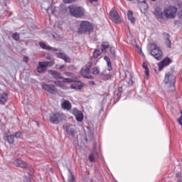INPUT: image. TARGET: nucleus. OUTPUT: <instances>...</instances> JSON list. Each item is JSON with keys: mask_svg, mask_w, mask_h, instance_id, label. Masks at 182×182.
<instances>
[{"mask_svg": "<svg viewBox=\"0 0 182 182\" xmlns=\"http://www.w3.org/2000/svg\"><path fill=\"white\" fill-rule=\"evenodd\" d=\"M95 30V26L90 21H82L78 28V33L82 35L85 33H92Z\"/></svg>", "mask_w": 182, "mask_h": 182, "instance_id": "obj_1", "label": "nucleus"}, {"mask_svg": "<svg viewBox=\"0 0 182 182\" xmlns=\"http://www.w3.org/2000/svg\"><path fill=\"white\" fill-rule=\"evenodd\" d=\"M69 13L74 18H82L85 16V9L82 6H68Z\"/></svg>", "mask_w": 182, "mask_h": 182, "instance_id": "obj_2", "label": "nucleus"}, {"mask_svg": "<svg viewBox=\"0 0 182 182\" xmlns=\"http://www.w3.org/2000/svg\"><path fill=\"white\" fill-rule=\"evenodd\" d=\"M151 46V55L154 56L156 60H161L163 58V52L160 50V47L157 46L156 43H152L150 45Z\"/></svg>", "mask_w": 182, "mask_h": 182, "instance_id": "obj_3", "label": "nucleus"}, {"mask_svg": "<svg viewBox=\"0 0 182 182\" xmlns=\"http://www.w3.org/2000/svg\"><path fill=\"white\" fill-rule=\"evenodd\" d=\"M50 122L52 124H59L61 122H63L65 117L63 114L60 112H53L50 114Z\"/></svg>", "mask_w": 182, "mask_h": 182, "instance_id": "obj_4", "label": "nucleus"}, {"mask_svg": "<svg viewBox=\"0 0 182 182\" xmlns=\"http://www.w3.org/2000/svg\"><path fill=\"white\" fill-rule=\"evenodd\" d=\"M164 14L167 19H173L177 15V7L176 6H169L164 10Z\"/></svg>", "mask_w": 182, "mask_h": 182, "instance_id": "obj_5", "label": "nucleus"}, {"mask_svg": "<svg viewBox=\"0 0 182 182\" xmlns=\"http://www.w3.org/2000/svg\"><path fill=\"white\" fill-rule=\"evenodd\" d=\"M130 2H133L134 4H139V9L141 11H147L149 9V4L146 2V0H129Z\"/></svg>", "mask_w": 182, "mask_h": 182, "instance_id": "obj_6", "label": "nucleus"}, {"mask_svg": "<svg viewBox=\"0 0 182 182\" xmlns=\"http://www.w3.org/2000/svg\"><path fill=\"white\" fill-rule=\"evenodd\" d=\"M50 63H52V62L50 61L39 62L38 66L37 67V72H38V73H43L44 72H46V68L48 66H50Z\"/></svg>", "mask_w": 182, "mask_h": 182, "instance_id": "obj_7", "label": "nucleus"}, {"mask_svg": "<svg viewBox=\"0 0 182 182\" xmlns=\"http://www.w3.org/2000/svg\"><path fill=\"white\" fill-rule=\"evenodd\" d=\"M164 82L166 84L169 83L171 87H172L173 89H176V87L174 86V84L176 83V77L170 76V73H166L165 75Z\"/></svg>", "mask_w": 182, "mask_h": 182, "instance_id": "obj_8", "label": "nucleus"}, {"mask_svg": "<svg viewBox=\"0 0 182 182\" xmlns=\"http://www.w3.org/2000/svg\"><path fill=\"white\" fill-rule=\"evenodd\" d=\"M42 88L50 95H55V93H56L55 87L54 85L43 84Z\"/></svg>", "mask_w": 182, "mask_h": 182, "instance_id": "obj_9", "label": "nucleus"}, {"mask_svg": "<svg viewBox=\"0 0 182 182\" xmlns=\"http://www.w3.org/2000/svg\"><path fill=\"white\" fill-rule=\"evenodd\" d=\"M14 166L16 167H21V168H28V164L23 161V160L21 159H17L14 161Z\"/></svg>", "mask_w": 182, "mask_h": 182, "instance_id": "obj_10", "label": "nucleus"}, {"mask_svg": "<svg viewBox=\"0 0 182 182\" xmlns=\"http://www.w3.org/2000/svg\"><path fill=\"white\" fill-rule=\"evenodd\" d=\"M171 63V59L170 58L166 57L165 59L161 60L159 64V70H163V68L166 66H168Z\"/></svg>", "mask_w": 182, "mask_h": 182, "instance_id": "obj_11", "label": "nucleus"}, {"mask_svg": "<svg viewBox=\"0 0 182 182\" xmlns=\"http://www.w3.org/2000/svg\"><path fill=\"white\" fill-rule=\"evenodd\" d=\"M125 80L129 86H133V77L132 76V73L129 70L125 71Z\"/></svg>", "mask_w": 182, "mask_h": 182, "instance_id": "obj_12", "label": "nucleus"}, {"mask_svg": "<svg viewBox=\"0 0 182 182\" xmlns=\"http://www.w3.org/2000/svg\"><path fill=\"white\" fill-rule=\"evenodd\" d=\"M76 84H71L70 87L71 89H74L75 90H82L83 87H85V84L82 82L80 80H77L74 82Z\"/></svg>", "mask_w": 182, "mask_h": 182, "instance_id": "obj_13", "label": "nucleus"}, {"mask_svg": "<svg viewBox=\"0 0 182 182\" xmlns=\"http://www.w3.org/2000/svg\"><path fill=\"white\" fill-rule=\"evenodd\" d=\"M154 14L158 19H163L164 18V11L160 7H156L154 11Z\"/></svg>", "mask_w": 182, "mask_h": 182, "instance_id": "obj_14", "label": "nucleus"}, {"mask_svg": "<svg viewBox=\"0 0 182 182\" xmlns=\"http://www.w3.org/2000/svg\"><path fill=\"white\" fill-rule=\"evenodd\" d=\"M110 18L113 22H119V13L114 9H112L109 12Z\"/></svg>", "mask_w": 182, "mask_h": 182, "instance_id": "obj_15", "label": "nucleus"}, {"mask_svg": "<svg viewBox=\"0 0 182 182\" xmlns=\"http://www.w3.org/2000/svg\"><path fill=\"white\" fill-rule=\"evenodd\" d=\"M61 102V107L64 110H70L72 109V103L68 100L63 99Z\"/></svg>", "mask_w": 182, "mask_h": 182, "instance_id": "obj_16", "label": "nucleus"}, {"mask_svg": "<svg viewBox=\"0 0 182 182\" xmlns=\"http://www.w3.org/2000/svg\"><path fill=\"white\" fill-rule=\"evenodd\" d=\"M80 75L81 76H82V77H85V79H90V80L94 79L93 76L90 75V71L85 68L81 69Z\"/></svg>", "mask_w": 182, "mask_h": 182, "instance_id": "obj_17", "label": "nucleus"}, {"mask_svg": "<svg viewBox=\"0 0 182 182\" xmlns=\"http://www.w3.org/2000/svg\"><path fill=\"white\" fill-rule=\"evenodd\" d=\"M39 46L42 49H45L46 50H53V52H58V50H60L56 48L51 47L50 46L46 45L45 43L40 42Z\"/></svg>", "mask_w": 182, "mask_h": 182, "instance_id": "obj_18", "label": "nucleus"}, {"mask_svg": "<svg viewBox=\"0 0 182 182\" xmlns=\"http://www.w3.org/2000/svg\"><path fill=\"white\" fill-rule=\"evenodd\" d=\"M56 55L57 58L63 59V60H64V62H65L66 63H70V58H69L68 55H66V53L60 52L57 53Z\"/></svg>", "mask_w": 182, "mask_h": 182, "instance_id": "obj_19", "label": "nucleus"}, {"mask_svg": "<svg viewBox=\"0 0 182 182\" xmlns=\"http://www.w3.org/2000/svg\"><path fill=\"white\" fill-rule=\"evenodd\" d=\"M63 129L68 133V134H70V136H75L76 134V131L72 126H68V125H63Z\"/></svg>", "mask_w": 182, "mask_h": 182, "instance_id": "obj_20", "label": "nucleus"}, {"mask_svg": "<svg viewBox=\"0 0 182 182\" xmlns=\"http://www.w3.org/2000/svg\"><path fill=\"white\" fill-rule=\"evenodd\" d=\"M163 36L165 41V44L166 45L167 48L171 49V41H170V34L167 33H164Z\"/></svg>", "mask_w": 182, "mask_h": 182, "instance_id": "obj_21", "label": "nucleus"}, {"mask_svg": "<svg viewBox=\"0 0 182 182\" xmlns=\"http://www.w3.org/2000/svg\"><path fill=\"white\" fill-rule=\"evenodd\" d=\"M48 73L53 77V79H63V76H62V74L55 70H50Z\"/></svg>", "mask_w": 182, "mask_h": 182, "instance_id": "obj_22", "label": "nucleus"}, {"mask_svg": "<svg viewBox=\"0 0 182 182\" xmlns=\"http://www.w3.org/2000/svg\"><path fill=\"white\" fill-rule=\"evenodd\" d=\"M8 102V93L4 92L0 95V105H5Z\"/></svg>", "mask_w": 182, "mask_h": 182, "instance_id": "obj_23", "label": "nucleus"}, {"mask_svg": "<svg viewBox=\"0 0 182 182\" xmlns=\"http://www.w3.org/2000/svg\"><path fill=\"white\" fill-rule=\"evenodd\" d=\"M127 16H128V19H129V21H130L131 23H136V18H134V16H133V11H132L130 10L128 11Z\"/></svg>", "mask_w": 182, "mask_h": 182, "instance_id": "obj_24", "label": "nucleus"}, {"mask_svg": "<svg viewBox=\"0 0 182 182\" xmlns=\"http://www.w3.org/2000/svg\"><path fill=\"white\" fill-rule=\"evenodd\" d=\"M14 139H15V135L14 134L7 135L6 136V141H8L9 144H14V143L15 142Z\"/></svg>", "mask_w": 182, "mask_h": 182, "instance_id": "obj_25", "label": "nucleus"}, {"mask_svg": "<svg viewBox=\"0 0 182 182\" xmlns=\"http://www.w3.org/2000/svg\"><path fill=\"white\" fill-rule=\"evenodd\" d=\"M109 46L107 42H103L101 45V50L103 52V53H106L107 50L106 49H109Z\"/></svg>", "mask_w": 182, "mask_h": 182, "instance_id": "obj_26", "label": "nucleus"}, {"mask_svg": "<svg viewBox=\"0 0 182 182\" xmlns=\"http://www.w3.org/2000/svg\"><path fill=\"white\" fill-rule=\"evenodd\" d=\"M142 68H144V69H145L146 77H149V76H150V70H149V67L147 65V63H146V62L143 63Z\"/></svg>", "mask_w": 182, "mask_h": 182, "instance_id": "obj_27", "label": "nucleus"}, {"mask_svg": "<svg viewBox=\"0 0 182 182\" xmlns=\"http://www.w3.org/2000/svg\"><path fill=\"white\" fill-rule=\"evenodd\" d=\"M104 60H106L107 66H108V70L110 72L112 69H113V67H112V62L110 61V58L107 56L104 57Z\"/></svg>", "mask_w": 182, "mask_h": 182, "instance_id": "obj_28", "label": "nucleus"}, {"mask_svg": "<svg viewBox=\"0 0 182 182\" xmlns=\"http://www.w3.org/2000/svg\"><path fill=\"white\" fill-rule=\"evenodd\" d=\"M48 14H50V15H56V10H55V9H53V6H50V7H48L46 9Z\"/></svg>", "mask_w": 182, "mask_h": 182, "instance_id": "obj_29", "label": "nucleus"}, {"mask_svg": "<svg viewBox=\"0 0 182 182\" xmlns=\"http://www.w3.org/2000/svg\"><path fill=\"white\" fill-rule=\"evenodd\" d=\"M102 55V52H100V50L99 49H95V51L93 52V58L95 59L99 58Z\"/></svg>", "mask_w": 182, "mask_h": 182, "instance_id": "obj_30", "label": "nucleus"}, {"mask_svg": "<svg viewBox=\"0 0 182 182\" xmlns=\"http://www.w3.org/2000/svg\"><path fill=\"white\" fill-rule=\"evenodd\" d=\"M76 80L72 79V78H63V83H75Z\"/></svg>", "mask_w": 182, "mask_h": 182, "instance_id": "obj_31", "label": "nucleus"}, {"mask_svg": "<svg viewBox=\"0 0 182 182\" xmlns=\"http://www.w3.org/2000/svg\"><path fill=\"white\" fill-rule=\"evenodd\" d=\"M75 117L77 122H83V114L82 112L77 114Z\"/></svg>", "mask_w": 182, "mask_h": 182, "instance_id": "obj_32", "label": "nucleus"}, {"mask_svg": "<svg viewBox=\"0 0 182 182\" xmlns=\"http://www.w3.org/2000/svg\"><path fill=\"white\" fill-rule=\"evenodd\" d=\"M122 95H123V87H118V92L117 94V97H122Z\"/></svg>", "mask_w": 182, "mask_h": 182, "instance_id": "obj_33", "label": "nucleus"}, {"mask_svg": "<svg viewBox=\"0 0 182 182\" xmlns=\"http://www.w3.org/2000/svg\"><path fill=\"white\" fill-rule=\"evenodd\" d=\"M53 38L55 39V41H62V36L58 33L53 34Z\"/></svg>", "mask_w": 182, "mask_h": 182, "instance_id": "obj_34", "label": "nucleus"}, {"mask_svg": "<svg viewBox=\"0 0 182 182\" xmlns=\"http://www.w3.org/2000/svg\"><path fill=\"white\" fill-rule=\"evenodd\" d=\"M115 50H116V49L114 48V47H110L109 52H110L112 58H114L116 56Z\"/></svg>", "mask_w": 182, "mask_h": 182, "instance_id": "obj_35", "label": "nucleus"}, {"mask_svg": "<svg viewBox=\"0 0 182 182\" xmlns=\"http://www.w3.org/2000/svg\"><path fill=\"white\" fill-rule=\"evenodd\" d=\"M110 79H112V75H110V74H107V75H102V80H109Z\"/></svg>", "mask_w": 182, "mask_h": 182, "instance_id": "obj_36", "label": "nucleus"}, {"mask_svg": "<svg viewBox=\"0 0 182 182\" xmlns=\"http://www.w3.org/2000/svg\"><path fill=\"white\" fill-rule=\"evenodd\" d=\"M100 73V70L97 67H95L92 69V74L93 75H99Z\"/></svg>", "mask_w": 182, "mask_h": 182, "instance_id": "obj_37", "label": "nucleus"}, {"mask_svg": "<svg viewBox=\"0 0 182 182\" xmlns=\"http://www.w3.org/2000/svg\"><path fill=\"white\" fill-rule=\"evenodd\" d=\"M85 69L90 72V69H92V62H88L86 64Z\"/></svg>", "mask_w": 182, "mask_h": 182, "instance_id": "obj_38", "label": "nucleus"}, {"mask_svg": "<svg viewBox=\"0 0 182 182\" xmlns=\"http://www.w3.org/2000/svg\"><path fill=\"white\" fill-rule=\"evenodd\" d=\"M72 113L75 117L77 114H79V113H80V111L79 109H77V108H73Z\"/></svg>", "mask_w": 182, "mask_h": 182, "instance_id": "obj_39", "label": "nucleus"}, {"mask_svg": "<svg viewBox=\"0 0 182 182\" xmlns=\"http://www.w3.org/2000/svg\"><path fill=\"white\" fill-rule=\"evenodd\" d=\"M12 38L14 41H19V34H18V33H15L12 35Z\"/></svg>", "mask_w": 182, "mask_h": 182, "instance_id": "obj_40", "label": "nucleus"}, {"mask_svg": "<svg viewBox=\"0 0 182 182\" xmlns=\"http://www.w3.org/2000/svg\"><path fill=\"white\" fill-rule=\"evenodd\" d=\"M173 23L175 26H180V25H181V21H180V20H175Z\"/></svg>", "mask_w": 182, "mask_h": 182, "instance_id": "obj_41", "label": "nucleus"}, {"mask_svg": "<svg viewBox=\"0 0 182 182\" xmlns=\"http://www.w3.org/2000/svg\"><path fill=\"white\" fill-rule=\"evenodd\" d=\"M64 75L68 77H72L73 76V73L64 72Z\"/></svg>", "mask_w": 182, "mask_h": 182, "instance_id": "obj_42", "label": "nucleus"}, {"mask_svg": "<svg viewBox=\"0 0 182 182\" xmlns=\"http://www.w3.org/2000/svg\"><path fill=\"white\" fill-rule=\"evenodd\" d=\"M181 116L178 118V123L180 126H182V111H181Z\"/></svg>", "mask_w": 182, "mask_h": 182, "instance_id": "obj_43", "label": "nucleus"}, {"mask_svg": "<svg viewBox=\"0 0 182 182\" xmlns=\"http://www.w3.org/2000/svg\"><path fill=\"white\" fill-rule=\"evenodd\" d=\"M21 134H22V133H21V132H17L15 133V136H14L16 139H19V138H21Z\"/></svg>", "mask_w": 182, "mask_h": 182, "instance_id": "obj_44", "label": "nucleus"}, {"mask_svg": "<svg viewBox=\"0 0 182 182\" xmlns=\"http://www.w3.org/2000/svg\"><path fill=\"white\" fill-rule=\"evenodd\" d=\"M64 4H72V2H76V0H63Z\"/></svg>", "mask_w": 182, "mask_h": 182, "instance_id": "obj_45", "label": "nucleus"}, {"mask_svg": "<svg viewBox=\"0 0 182 182\" xmlns=\"http://www.w3.org/2000/svg\"><path fill=\"white\" fill-rule=\"evenodd\" d=\"M89 161L91 162V163H93V161H95V158L93 157V154H90L89 156Z\"/></svg>", "mask_w": 182, "mask_h": 182, "instance_id": "obj_46", "label": "nucleus"}, {"mask_svg": "<svg viewBox=\"0 0 182 182\" xmlns=\"http://www.w3.org/2000/svg\"><path fill=\"white\" fill-rule=\"evenodd\" d=\"M68 69H74V70H77V68L76 67H75V65H68Z\"/></svg>", "mask_w": 182, "mask_h": 182, "instance_id": "obj_47", "label": "nucleus"}, {"mask_svg": "<svg viewBox=\"0 0 182 182\" xmlns=\"http://www.w3.org/2000/svg\"><path fill=\"white\" fill-rule=\"evenodd\" d=\"M68 182H75V176H73V175L69 178Z\"/></svg>", "mask_w": 182, "mask_h": 182, "instance_id": "obj_48", "label": "nucleus"}, {"mask_svg": "<svg viewBox=\"0 0 182 182\" xmlns=\"http://www.w3.org/2000/svg\"><path fill=\"white\" fill-rule=\"evenodd\" d=\"M176 177L177 178H179V180H180V178H181V173H176Z\"/></svg>", "mask_w": 182, "mask_h": 182, "instance_id": "obj_49", "label": "nucleus"}, {"mask_svg": "<svg viewBox=\"0 0 182 182\" xmlns=\"http://www.w3.org/2000/svg\"><path fill=\"white\" fill-rule=\"evenodd\" d=\"M88 83L91 86H95V85H96V82H95V81H89Z\"/></svg>", "mask_w": 182, "mask_h": 182, "instance_id": "obj_50", "label": "nucleus"}, {"mask_svg": "<svg viewBox=\"0 0 182 182\" xmlns=\"http://www.w3.org/2000/svg\"><path fill=\"white\" fill-rule=\"evenodd\" d=\"M23 2L24 3V6H26L29 4V0H23Z\"/></svg>", "mask_w": 182, "mask_h": 182, "instance_id": "obj_51", "label": "nucleus"}, {"mask_svg": "<svg viewBox=\"0 0 182 182\" xmlns=\"http://www.w3.org/2000/svg\"><path fill=\"white\" fill-rule=\"evenodd\" d=\"M24 181H26V182H31V178H28V177H26V178H24Z\"/></svg>", "mask_w": 182, "mask_h": 182, "instance_id": "obj_52", "label": "nucleus"}, {"mask_svg": "<svg viewBox=\"0 0 182 182\" xmlns=\"http://www.w3.org/2000/svg\"><path fill=\"white\" fill-rule=\"evenodd\" d=\"M28 60H29V58L28 57H24L23 58V61H24V62H28Z\"/></svg>", "mask_w": 182, "mask_h": 182, "instance_id": "obj_53", "label": "nucleus"}, {"mask_svg": "<svg viewBox=\"0 0 182 182\" xmlns=\"http://www.w3.org/2000/svg\"><path fill=\"white\" fill-rule=\"evenodd\" d=\"M90 4H92L93 2H97V0H87Z\"/></svg>", "mask_w": 182, "mask_h": 182, "instance_id": "obj_54", "label": "nucleus"}, {"mask_svg": "<svg viewBox=\"0 0 182 182\" xmlns=\"http://www.w3.org/2000/svg\"><path fill=\"white\" fill-rule=\"evenodd\" d=\"M140 55H141V56L144 57V53H143V51H141V50H140Z\"/></svg>", "mask_w": 182, "mask_h": 182, "instance_id": "obj_55", "label": "nucleus"}, {"mask_svg": "<svg viewBox=\"0 0 182 182\" xmlns=\"http://www.w3.org/2000/svg\"><path fill=\"white\" fill-rule=\"evenodd\" d=\"M62 69H65V65H60V70H62Z\"/></svg>", "mask_w": 182, "mask_h": 182, "instance_id": "obj_56", "label": "nucleus"}, {"mask_svg": "<svg viewBox=\"0 0 182 182\" xmlns=\"http://www.w3.org/2000/svg\"><path fill=\"white\" fill-rule=\"evenodd\" d=\"M49 171H50V173H52V174H53V168H50Z\"/></svg>", "mask_w": 182, "mask_h": 182, "instance_id": "obj_57", "label": "nucleus"}, {"mask_svg": "<svg viewBox=\"0 0 182 182\" xmlns=\"http://www.w3.org/2000/svg\"><path fill=\"white\" fill-rule=\"evenodd\" d=\"M47 59H48L49 60H50V58H47Z\"/></svg>", "mask_w": 182, "mask_h": 182, "instance_id": "obj_58", "label": "nucleus"}, {"mask_svg": "<svg viewBox=\"0 0 182 182\" xmlns=\"http://www.w3.org/2000/svg\"><path fill=\"white\" fill-rule=\"evenodd\" d=\"M95 154L97 156V151H95Z\"/></svg>", "mask_w": 182, "mask_h": 182, "instance_id": "obj_59", "label": "nucleus"}, {"mask_svg": "<svg viewBox=\"0 0 182 182\" xmlns=\"http://www.w3.org/2000/svg\"><path fill=\"white\" fill-rule=\"evenodd\" d=\"M151 1H153L154 2H155V1H157V0H151Z\"/></svg>", "mask_w": 182, "mask_h": 182, "instance_id": "obj_60", "label": "nucleus"}]
</instances>
